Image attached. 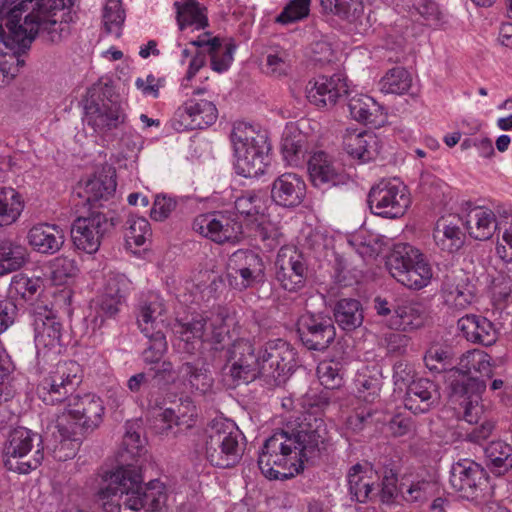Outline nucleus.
<instances>
[{"label": "nucleus", "instance_id": "nucleus-1", "mask_svg": "<svg viewBox=\"0 0 512 512\" xmlns=\"http://www.w3.org/2000/svg\"><path fill=\"white\" fill-rule=\"evenodd\" d=\"M81 381V367L76 361H59L37 387L38 397L47 405L66 401L52 432L59 442L56 450L69 447L65 459L75 456L83 434L92 432L103 421L105 407L99 396L92 393L68 396Z\"/></svg>", "mask_w": 512, "mask_h": 512}, {"label": "nucleus", "instance_id": "nucleus-2", "mask_svg": "<svg viewBox=\"0 0 512 512\" xmlns=\"http://www.w3.org/2000/svg\"><path fill=\"white\" fill-rule=\"evenodd\" d=\"M326 437L324 421L310 413L287 421L265 441L259 469L270 480L290 479L304 470L305 462L320 455Z\"/></svg>", "mask_w": 512, "mask_h": 512}, {"label": "nucleus", "instance_id": "nucleus-3", "mask_svg": "<svg viewBox=\"0 0 512 512\" xmlns=\"http://www.w3.org/2000/svg\"><path fill=\"white\" fill-rule=\"evenodd\" d=\"M72 0H0L2 12L18 9L16 23L20 31L11 33L17 38L20 49H30L38 34L51 43H57L70 33ZM16 47L15 42L9 41Z\"/></svg>", "mask_w": 512, "mask_h": 512}, {"label": "nucleus", "instance_id": "nucleus-4", "mask_svg": "<svg viewBox=\"0 0 512 512\" xmlns=\"http://www.w3.org/2000/svg\"><path fill=\"white\" fill-rule=\"evenodd\" d=\"M101 487L96 494V502L104 512H121L125 508L146 512L158 511L165 502L166 495L159 480L143 484L141 468L135 465L119 466L100 474Z\"/></svg>", "mask_w": 512, "mask_h": 512}, {"label": "nucleus", "instance_id": "nucleus-5", "mask_svg": "<svg viewBox=\"0 0 512 512\" xmlns=\"http://www.w3.org/2000/svg\"><path fill=\"white\" fill-rule=\"evenodd\" d=\"M234 149V169L246 178L258 177L265 173L270 162L271 149L265 131H256L253 126L237 122L230 134Z\"/></svg>", "mask_w": 512, "mask_h": 512}, {"label": "nucleus", "instance_id": "nucleus-6", "mask_svg": "<svg viewBox=\"0 0 512 512\" xmlns=\"http://www.w3.org/2000/svg\"><path fill=\"white\" fill-rule=\"evenodd\" d=\"M244 435L234 421L215 419L205 431V454L212 466L234 467L241 459Z\"/></svg>", "mask_w": 512, "mask_h": 512}, {"label": "nucleus", "instance_id": "nucleus-7", "mask_svg": "<svg viewBox=\"0 0 512 512\" xmlns=\"http://www.w3.org/2000/svg\"><path fill=\"white\" fill-rule=\"evenodd\" d=\"M386 266L393 278L415 290L426 287L433 276L425 255L410 244H398L387 257Z\"/></svg>", "mask_w": 512, "mask_h": 512}, {"label": "nucleus", "instance_id": "nucleus-8", "mask_svg": "<svg viewBox=\"0 0 512 512\" xmlns=\"http://www.w3.org/2000/svg\"><path fill=\"white\" fill-rule=\"evenodd\" d=\"M41 436L33 431L18 427L12 430L3 446L4 466L13 472L27 474L42 462L44 454L39 448Z\"/></svg>", "mask_w": 512, "mask_h": 512}, {"label": "nucleus", "instance_id": "nucleus-9", "mask_svg": "<svg viewBox=\"0 0 512 512\" xmlns=\"http://www.w3.org/2000/svg\"><path fill=\"white\" fill-rule=\"evenodd\" d=\"M227 312L218 307L211 315L193 313L185 318H177L172 326L173 333L186 345L194 342H211L220 344L228 334L225 320Z\"/></svg>", "mask_w": 512, "mask_h": 512}, {"label": "nucleus", "instance_id": "nucleus-10", "mask_svg": "<svg viewBox=\"0 0 512 512\" xmlns=\"http://www.w3.org/2000/svg\"><path fill=\"white\" fill-rule=\"evenodd\" d=\"M367 203L373 214L396 219L405 214L411 201L402 182L397 179H382L371 187Z\"/></svg>", "mask_w": 512, "mask_h": 512}, {"label": "nucleus", "instance_id": "nucleus-11", "mask_svg": "<svg viewBox=\"0 0 512 512\" xmlns=\"http://www.w3.org/2000/svg\"><path fill=\"white\" fill-rule=\"evenodd\" d=\"M166 312V305L159 293L149 291L143 293L137 307V325L147 338L144 352H166L168 345L158 319Z\"/></svg>", "mask_w": 512, "mask_h": 512}, {"label": "nucleus", "instance_id": "nucleus-12", "mask_svg": "<svg viewBox=\"0 0 512 512\" xmlns=\"http://www.w3.org/2000/svg\"><path fill=\"white\" fill-rule=\"evenodd\" d=\"M113 226L112 218L98 210H92L86 216H78L71 226L75 248L87 254L96 253L104 236Z\"/></svg>", "mask_w": 512, "mask_h": 512}, {"label": "nucleus", "instance_id": "nucleus-13", "mask_svg": "<svg viewBox=\"0 0 512 512\" xmlns=\"http://www.w3.org/2000/svg\"><path fill=\"white\" fill-rule=\"evenodd\" d=\"M195 232L218 244L239 241L243 230L239 215L232 211H215L200 214L193 220Z\"/></svg>", "mask_w": 512, "mask_h": 512}, {"label": "nucleus", "instance_id": "nucleus-14", "mask_svg": "<svg viewBox=\"0 0 512 512\" xmlns=\"http://www.w3.org/2000/svg\"><path fill=\"white\" fill-rule=\"evenodd\" d=\"M15 7L6 12H2L0 7V73L4 78L13 79L24 67L25 60L22 58L30 49H20L10 45L9 41H14L19 46L17 38L11 33L19 32L20 25L16 23Z\"/></svg>", "mask_w": 512, "mask_h": 512}, {"label": "nucleus", "instance_id": "nucleus-15", "mask_svg": "<svg viewBox=\"0 0 512 512\" xmlns=\"http://www.w3.org/2000/svg\"><path fill=\"white\" fill-rule=\"evenodd\" d=\"M275 279L288 292L304 288L308 277V264L302 251L292 245L282 246L274 263Z\"/></svg>", "mask_w": 512, "mask_h": 512}, {"label": "nucleus", "instance_id": "nucleus-16", "mask_svg": "<svg viewBox=\"0 0 512 512\" xmlns=\"http://www.w3.org/2000/svg\"><path fill=\"white\" fill-rule=\"evenodd\" d=\"M449 481L459 497L472 502L480 501L488 487L485 470L470 459H461L452 465Z\"/></svg>", "mask_w": 512, "mask_h": 512}, {"label": "nucleus", "instance_id": "nucleus-17", "mask_svg": "<svg viewBox=\"0 0 512 512\" xmlns=\"http://www.w3.org/2000/svg\"><path fill=\"white\" fill-rule=\"evenodd\" d=\"M453 354H424V362L427 368L431 371L441 373H451L450 379H461L463 376H468L471 372L470 357L475 354H462L459 358L457 366L452 362ZM482 357L479 360L472 359L477 365L473 364L475 372L479 373L482 377L491 378L495 374V365L491 362L490 354H480Z\"/></svg>", "mask_w": 512, "mask_h": 512}, {"label": "nucleus", "instance_id": "nucleus-18", "mask_svg": "<svg viewBox=\"0 0 512 512\" xmlns=\"http://www.w3.org/2000/svg\"><path fill=\"white\" fill-rule=\"evenodd\" d=\"M297 332L303 345L315 351L327 349L336 336L332 318L322 312L302 314L297 321Z\"/></svg>", "mask_w": 512, "mask_h": 512}, {"label": "nucleus", "instance_id": "nucleus-19", "mask_svg": "<svg viewBox=\"0 0 512 512\" xmlns=\"http://www.w3.org/2000/svg\"><path fill=\"white\" fill-rule=\"evenodd\" d=\"M451 397L460 400L463 408V419L469 424H478L486 419L484 406L481 403L482 393L486 390V382L477 377L463 376L452 379L450 383Z\"/></svg>", "mask_w": 512, "mask_h": 512}, {"label": "nucleus", "instance_id": "nucleus-20", "mask_svg": "<svg viewBox=\"0 0 512 512\" xmlns=\"http://www.w3.org/2000/svg\"><path fill=\"white\" fill-rule=\"evenodd\" d=\"M217 118L218 110L213 102L190 98L176 109L171 125L178 132L205 129L214 124Z\"/></svg>", "mask_w": 512, "mask_h": 512}, {"label": "nucleus", "instance_id": "nucleus-21", "mask_svg": "<svg viewBox=\"0 0 512 512\" xmlns=\"http://www.w3.org/2000/svg\"><path fill=\"white\" fill-rule=\"evenodd\" d=\"M33 318L34 342L37 352H61V324L47 304L35 303L30 310Z\"/></svg>", "mask_w": 512, "mask_h": 512}, {"label": "nucleus", "instance_id": "nucleus-22", "mask_svg": "<svg viewBox=\"0 0 512 512\" xmlns=\"http://www.w3.org/2000/svg\"><path fill=\"white\" fill-rule=\"evenodd\" d=\"M307 169L313 186L322 189L347 185L349 175L335 159L324 151L315 152L307 161Z\"/></svg>", "mask_w": 512, "mask_h": 512}, {"label": "nucleus", "instance_id": "nucleus-23", "mask_svg": "<svg viewBox=\"0 0 512 512\" xmlns=\"http://www.w3.org/2000/svg\"><path fill=\"white\" fill-rule=\"evenodd\" d=\"M347 93L348 85L342 74L318 76L306 85V97L317 107L334 106L338 98Z\"/></svg>", "mask_w": 512, "mask_h": 512}, {"label": "nucleus", "instance_id": "nucleus-24", "mask_svg": "<svg viewBox=\"0 0 512 512\" xmlns=\"http://www.w3.org/2000/svg\"><path fill=\"white\" fill-rule=\"evenodd\" d=\"M306 195V184L296 173H283L271 184L272 201L283 208L299 206Z\"/></svg>", "mask_w": 512, "mask_h": 512}, {"label": "nucleus", "instance_id": "nucleus-25", "mask_svg": "<svg viewBox=\"0 0 512 512\" xmlns=\"http://www.w3.org/2000/svg\"><path fill=\"white\" fill-rule=\"evenodd\" d=\"M463 226L469 235L480 241L490 239L498 228L495 213L486 207L475 206L471 202L462 204Z\"/></svg>", "mask_w": 512, "mask_h": 512}, {"label": "nucleus", "instance_id": "nucleus-26", "mask_svg": "<svg viewBox=\"0 0 512 512\" xmlns=\"http://www.w3.org/2000/svg\"><path fill=\"white\" fill-rule=\"evenodd\" d=\"M378 470H374L369 464L357 463L353 465L347 474L349 495L352 500L366 503L375 499L376 482L379 480Z\"/></svg>", "mask_w": 512, "mask_h": 512}, {"label": "nucleus", "instance_id": "nucleus-27", "mask_svg": "<svg viewBox=\"0 0 512 512\" xmlns=\"http://www.w3.org/2000/svg\"><path fill=\"white\" fill-rule=\"evenodd\" d=\"M463 218L460 215H448L440 217L433 229L435 245L448 254L459 251L465 243Z\"/></svg>", "mask_w": 512, "mask_h": 512}, {"label": "nucleus", "instance_id": "nucleus-28", "mask_svg": "<svg viewBox=\"0 0 512 512\" xmlns=\"http://www.w3.org/2000/svg\"><path fill=\"white\" fill-rule=\"evenodd\" d=\"M125 120L120 104L112 101L101 105L91 102L85 107V121L95 132L104 133L117 128Z\"/></svg>", "mask_w": 512, "mask_h": 512}, {"label": "nucleus", "instance_id": "nucleus-29", "mask_svg": "<svg viewBox=\"0 0 512 512\" xmlns=\"http://www.w3.org/2000/svg\"><path fill=\"white\" fill-rule=\"evenodd\" d=\"M116 186L115 171L109 168L80 184L77 195L90 206H96L101 201L109 200L115 194Z\"/></svg>", "mask_w": 512, "mask_h": 512}, {"label": "nucleus", "instance_id": "nucleus-30", "mask_svg": "<svg viewBox=\"0 0 512 512\" xmlns=\"http://www.w3.org/2000/svg\"><path fill=\"white\" fill-rule=\"evenodd\" d=\"M457 326L469 342L489 347L497 341L494 324L483 316L466 315L458 320Z\"/></svg>", "mask_w": 512, "mask_h": 512}, {"label": "nucleus", "instance_id": "nucleus-31", "mask_svg": "<svg viewBox=\"0 0 512 512\" xmlns=\"http://www.w3.org/2000/svg\"><path fill=\"white\" fill-rule=\"evenodd\" d=\"M29 245L34 251L52 255L58 252L64 244V234L57 225L41 223L34 225L27 234Z\"/></svg>", "mask_w": 512, "mask_h": 512}, {"label": "nucleus", "instance_id": "nucleus-32", "mask_svg": "<svg viewBox=\"0 0 512 512\" xmlns=\"http://www.w3.org/2000/svg\"><path fill=\"white\" fill-rule=\"evenodd\" d=\"M436 385L429 379L413 380L406 389L404 406L413 414H423L430 410L436 400Z\"/></svg>", "mask_w": 512, "mask_h": 512}, {"label": "nucleus", "instance_id": "nucleus-33", "mask_svg": "<svg viewBox=\"0 0 512 512\" xmlns=\"http://www.w3.org/2000/svg\"><path fill=\"white\" fill-rule=\"evenodd\" d=\"M427 319L428 312L422 303L402 301L393 307L390 326L397 330H414L423 327Z\"/></svg>", "mask_w": 512, "mask_h": 512}, {"label": "nucleus", "instance_id": "nucleus-34", "mask_svg": "<svg viewBox=\"0 0 512 512\" xmlns=\"http://www.w3.org/2000/svg\"><path fill=\"white\" fill-rule=\"evenodd\" d=\"M344 150L362 163L374 160L379 154V141L371 132H347L343 137Z\"/></svg>", "mask_w": 512, "mask_h": 512}, {"label": "nucleus", "instance_id": "nucleus-35", "mask_svg": "<svg viewBox=\"0 0 512 512\" xmlns=\"http://www.w3.org/2000/svg\"><path fill=\"white\" fill-rule=\"evenodd\" d=\"M348 109L351 117L375 128L381 127L386 120L382 107L368 95H356L349 99Z\"/></svg>", "mask_w": 512, "mask_h": 512}, {"label": "nucleus", "instance_id": "nucleus-36", "mask_svg": "<svg viewBox=\"0 0 512 512\" xmlns=\"http://www.w3.org/2000/svg\"><path fill=\"white\" fill-rule=\"evenodd\" d=\"M174 6L176 8L177 24L181 31L188 26H195L196 30H201L209 25L207 8L197 0H182L181 2H175Z\"/></svg>", "mask_w": 512, "mask_h": 512}, {"label": "nucleus", "instance_id": "nucleus-37", "mask_svg": "<svg viewBox=\"0 0 512 512\" xmlns=\"http://www.w3.org/2000/svg\"><path fill=\"white\" fill-rule=\"evenodd\" d=\"M28 257L25 246L9 239L0 240V276L21 269Z\"/></svg>", "mask_w": 512, "mask_h": 512}, {"label": "nucleus", "instance_id": "nucleus-38", "mask_svg": "<svg viewBox=\"0 0 512 512\" xmlns=\"http://www.w3.org/2000/svg\"><path fill=\"white\" fill-rule=\"evenodd\" d=\"M309 152L307 136L300 131L285 134L281 142V153L287 165L302 166Z\"/></svg>", "mask_w": 512, "mask_h": 512}, {"label": "nucleus", "instance_id": "nucleus-39", "mask_svg": "<svg viewBox=\"0 0 512 512\" xmlns=\"http://www.w3.org/2000/svg\"><path fill=\"white\" fill-rule=\"evenodd\" d=\"M196 416V407L187 398L181 402L177 412L172 408L160 411L156 416V421L163 423V426L160 428L161 433H163L170 430L173 425L185 426L186 428L192 427Z\"/></svg>", "mask_w": 512, "mask_h": 512}, {"label": "nucleus", "instance_id": "nucleus-40", "mask_svg": "<svg viewBox=\"0 0 512 512\" xmlns=\"http://www.w3.org/2000/svg\"><path fill=\"white\" fill-rule=\"evenodd\" d=\"M239 358L232 357L225 370L231 376L233 381L239 385L240 383H249L256 379L260 373V361L257 354H239Z\"/></svg>", "mask_w": 512, "mask_h": 512}, {"label": "nucleus", "instance_id": "nucleus-41", "mask_svg": "<svg viewBox=\"0 0 512 512\" xmlns=\"http://www.w3.org/2000/svg\"><path fill=\"white\" fill-rule=\"evenodd\" d=\"M487 466L492 473L503 475L512 468V446L504 441L490 442L484 449Z\"/></svg>", "mask_w": 512, "mask_h": 512}, {"label": "nucleus", "instance_id": "nucleus-42", "mask_svg": "<svg viewBox=\"0 0 512 512\" xmlns=\"http://www.w3.org/2000/svg\"><path fill=\"white\" fill-rule=\"evenodd\" d=\"M334 318L341 329L355 330L363 322L361 303L351 298L339 300L334 307Z\"/></svg>", "mask_w": 512, "mask_h": 512}, {"label": "nucleus", "instance_id": "nucleus-43", "mask_svg": "<svg viewBox=\"0 0 512 512\" xmlns=\"http://www.w3.org/2000/svg\"><path fill=\"white\" fill-rule=\"evenodd\" d=\"M442 292L445 303L458 310L465 309L476 297V288L468 282V279L461 280L456 284L445 282Z\"/></svg>", "mask_w": 512, "mask_h": 512}, {"label": "nucleus", "instance_id": "nucleus-44", "mask_svg": "<svg viewBox=\"0 0 512 512\" xmlns=\"http://www.w3.org/2000/svg\"><path fill=\"white\" fill-rule=\"evenodd\" d=\"M493 314H499L497 319L506 320L512 316V280L501 278L494 281L492 287Z\"/></svg>", "mask_w": 512, "mask_h": 512}, {"label": "nucleus", "instance_id": "nucleus-45", "mask_svg": "<svg viewBox=\"0 0 512 512\" xmlns=\"http://www.w3.org/2000/svg\"><path fill=\"white\" fill-rule=\"evenodd\" d=\"M23 209L20 195L11 187L0 188V226L15 222Z\"/></svg>", "mask_w": 512, "mask_h": 512}, {"label": "nucleus", "instance_id": "nucleus-46", "mask_svg": "<svg viewBox=\"0 0 512 512\" xmlns=\"http://www.w3.org/2000/svg\"><path fill=\"white\" fill-rule=\"evenodd\" d=\"M412 84L410 73L403 67L390 69L379 82L380 91L385 94L402 95L408 92Z\"/></svg>", "mask_w": 512, "mask_h": 512}, {"label": "nucleus", "instance_id": "nucleus-47", "mask_svg": "<svg viewBox=\"0 0 512 512\" xmlns=\"http://www.w3.org/2000/svg\"><path fill=\"white\" fill-rule=\"evenodd\" d=\"M148 374L155 379L158 384H168L175 380L176 372L172 362L164 354H148L144 358Z\"/></svg>", "mask_w": 512, "mask_h": 512}, {"label": "nucleus", "instance_id": "nucleus-48", "mask_svg": "<svg viewBox=\"0 0 512 512\" xmlns=\"http://www.w3.org/2000/svg\"><path fill=\"white\" fill-rule=\"evenodd\" d=\"M124 304L112 297L98 296L92 306L93 313L89 315L93 330L101 328L107 319L114 318Z\"/></svg>", "mask_w": 512, "mask_h": 512}, {"label": "nucleus", "instance_id": "nucleus-49", "mask_svg": "<svg viewBox=\"0 0 512 512\" xmlns=\"http://www.w3.org/2000/svg\"><path fill=\"white\" fill-rule=\"evenodd\" d=\"M152 236L148 220L144 217L130 215L126 221L125 241L128 248L141 247Z\"/></svg>", "mask_w": 512, "mask_h": 512}, {"label": "nucleus", "instance_id": "nucleus-50", "mask_svg": "<svg viewBox=\"0 0 512 512\" xmlns=\"http://www.w3.org/2000/svg\"><path fill=\"white\" fill-rule=\"evenodd\" d=\"M379 478H382L381 484L376 482V492L375 499H379L380 502L390 504L394 501V499L398 495V487H397V474L398 471L391 464L383 465L382 468L378 470Z\"/></svg>", "mask_w": 512, "mask_h": 512}, {"label": "nucleus", "instance_id": "nucleus-51", "mask_svg": "<svg viewBox=\"0 0 512 512\" xmlns=\"http://www.w3.org/2000/svg\"><path fill=\"white\" fill-rule=\"evenodd\" d=\"M237 215L247 218L263 215L266 210L265 200L260 191L248 190L235 200Z\"/></svg>", "mask_w": 512, "mask_h": 512}, {"label": "nucleus", "instance_id": "nucleus-52", "mask_svg": "<svg viewBox=\"0 0 512 512\" xmlns=\"http://www.w3.org/2000/svg\"><path fill=\"white\" fill-rule=\"evenodd\" d=\"M354 384L357 390V397L360 400L366 403H374L379 397L380 380L368 374L367 368L357 372Z\"/></svg>", "mask_w": 512, "mask_h": 512}, {"label": "nucleus", "instance_id": "nucleus-53", "mask_svg": "<svg viewBox=\"0 0 512 512\" xmlns=\"http://www.w3.org/2000/svg\"><path fill=\"white\" fill-rule=\"evenodd\" d=\"M342 368V363L334 358L321 360L316 370L321 384L328 389L339 387L342 383Z\"/></svg>", "mask_w": 512, "mask_h": 512}, {"label": "nucleus", "instance_id": "nucleus-54", "mask_svg": "<svg viewBox=\"0 0 512 512\" xmlns=\"http://www.w3.org/2000/svg\"><path fill=\"white\" fill-rule=\"evenodd\" d=\"M311 0H290L276 17L275 22L288 25L307 18L310 14Z\"/></svg>", "mask_w": 512, "mask_h": 512}, {"label": "nucleus", "instance_id": "nucleus-55", "mask_svg": "<svg viewBox=\"0 0 512 512\" xmlns=\"http://www.w3.org/2000/svg\"><path fill=\"white\" fill-rule=\"evenodd\" d=\"M245 268H229L227 267V278L229 285L234 289L242 291L255 283L260 282L264 276V271Z\"/></svg>", "mask_w": 512, "mask_h": 512}, {"label": "nucleus", "instance_id": "nucleus-56", "mask_svg": "<svg viewBox=\"0 0 512 512\" xmlns=\"http://www.w3.org/2000/svg\"><path fill=\"white\" fill-rule=\"evenodd\" d=\"M131 289L130 280L123 274H111L105 281L101 295L125 303Z\"/></svg>", "mask_w": 512, "mask_h": 512}, {"label": "nucleus", "instance_id": "nucleus-57", "mask_svg": "<svg viewBox=\"0 0 512 512\" xmlns=\"http://www.w3.org/2000/svg\"><path fill=\"white\" fill-rule=\"evenodd\" d=\"M227 267L229 268H249L252 270L264 271V263L262 258L251 250H237L228 259Z\"/></svg>", "mask_w": 512, "mask_h": 512}, {"label": "nucleus", "instance_id": "nucleus-58", "mask_svg": "<svg viewBox=\"0 0 512 512\" xmlns=\"http://www.w3.org/2000/svg\"><path fill=\"white\" fill-rule=\"evenodd\" d=\"M180 373L185 377L191 387L205 393L212 385V379L206 370L198 369L190 363H185L180 370Z\"/></svg>", "mask_w": 512, "mask_h": 512}, {"label": "nucleus", "instance_id": "nucleus-59", "mask_svg": "<svg viewBox=\"0 0 512 512\" xmlns=\"http://www.w3.org/2000/svg\"><path fill=\"white\" fill-rule=\"evenodd\" d=\"M432 487L433 485L430 482L421 480L412 482L406 489L402 485L401 493L407 502L422 503L430 496Z\"/></svg>", "mask_w": 512, "mask_h": 512}, {"label": "nucleus", "instance_id": "nucleus-60", "mask_svg": "<svg viewBox=\"0 0 512 512\" xmlns=\"http://www.w3.org/2000/svg\"><path fill=\"white\" fill-rule=\"evenodd\" d=\"M355 2V0H320V5L325 13L349 20L356 12V8H353Z\"/></svg>", "mask_w": 512, "mask_h": 512}, {"label": "nucleus", "instance_id": "nucleus-61", "mask_svg": "<svg viewBox=\"0 0 512 512\" xmlns=\"http://www.w3.org/2000/svg\"><path fill=\"white\" fill-rule=\"evenodd\" d=\"M41 286L42 280L40 278L17 275L12 280V288L26 301L31 300L41 289Z\"/></svg>", "mask_w": 512, "mask_h": 512}, {"label": "nucleus", "instance_id": "nucleus-62", "mask_svg": "<svg viewBox=\"0 0 512 512\" xmlns=\"http://www.w3.org/2000/svg\"><path fill=\"white\" fill-rule=\"evenodd\" d=\"M104 28L108 34L120 36L122 25L125 21V12L122 6L108 9L104 7L103 11Z\"/></svg>", "mask_w": 512, "mask_h": 512}, {"label": "nucleus", "instance_id": "nucleus-63", "mask_svg": "<svg viewBox=\"0 0 512 512\" xmlns=\"http://www.w3.org/2000/svg\"><path fill=\"white\" fill-rule=\"evenodd\" d=\"M177 202L166 195H157L150 210V217L155 221H164L175 210Z\"/></svg>", "mask_w": 512, "mask_h": 512}, {"label": "nucleus", "instance_id": "nucleus-64", "mask_svg": "<svg viewBox=\"0 0 512 512\" xmlns=\"http://www.w3.org/2000/svg\"><path fill=\"white\" fill-rule=\"evenodd\" d=\"M51 267L53 278L60 282L75 276L78 272L75 261L68 257H58L54 259Z\"/></svg>", "mask_w": 512, "mask_h": 512}]
</instances>
